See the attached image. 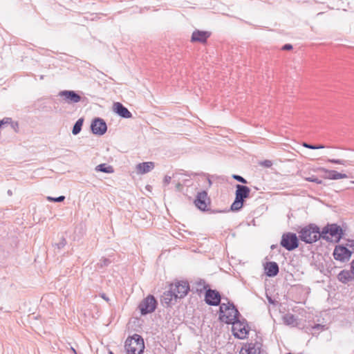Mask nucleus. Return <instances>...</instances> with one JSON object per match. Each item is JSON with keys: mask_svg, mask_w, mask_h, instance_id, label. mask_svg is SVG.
Instances as JSON below:
<instances>
[{"mask_svg": "<svg viewBox=\"0 0 354 354\" xmlns=\"http://www.w3.org/2000/svg\"><path fill=\"white\" fill-rule=\"evenodd\" d=\"M239 313L233 304L223 303L220 306L219 319L226 324H232L237 319Z\"/></svg>", "mask_w": 354, "mask_h": 354, "instance_id": "1", "label": "nucleus"}, {"mask_svg": "<svg viewBox=\"0 0 354 354\" xmlns=\"http://www.w3.org/2000/svg\"><path fill=\"white\" fill-rule=\"evenodd\" d=\"M145 349L144 340L139 335L135 334L125 342L127 354H142Z\"/></svg>", "mask_w": 354, "mask_h": 354, "instance_id": "2", "label": "nucleus"}, {"mask_svg": "<svg viewBox=\"0 0 354 354\" xmlns=\"http://www.w3.org/2000/svg\"><path fill=\"white\" fill-rule=\"evenodd\" d=\"M250 189L245 185H236L235 192V200L231 205L232 211L240 210L243 205L244 200L249 197Z\"/></svg>", "mask_w": 354, "mask_h": 354, "instance_id": "3", "label": "nucleus"}, {"mask_svg": "<svg viewBox=\"0 0 354 354\" xmlns=\"http://www.w3.org/2000/svg\"><path fill=\"white\" fill-rule=\"evenodd\" d=\"M299 234L300 239L307 243H314L321 237L319 227L313 225L302 228Z\"/></svg>", "mask_w": 354, "mask_h": 354, "instance_id": "4", "label": "nucleus"}, {"mask_svg": "<svg viewBox=\"0 0 354 354\" xmlns=\"http://www.w3.org/2000/svg\"><path fill=\"white\" fill-rule=\"evenodd\" d=\"M320 233L323 239L327 241L335 239V241L338 242L343 235V230L339 225L331 224L324 227Z\"/></svg>", "mask_w": 354, "mask_h": 354, "instance_id": "5", "label": "nucleus"}, {"mask_svg": "<svg viewBox=\"0 0 354 354\" xmlns=\"http://www.w3.org/2000/svg\"><path fill=\"white\" fill-rule=\"evenodd\" d=\"M232 333L234 337L243 339L247 337L249 333V327L245 321L235 320L232 323Z\"/></svg>", "mask_w": 354, "mask_h": 354, "instance_id": "6", "label": "nucleus"}, {"mask_svg": "<svg viewBox=\"0 0 354 354\" xmlns=\"http://www.w3.org/2000/svg\"><path fill=\"white\" fill-rule=\"evenodd\" d=\"M281 245L288 251L293 250L298 247V238L295 234L292 232L283 234Z\"/></svg>", "mask_w": 354, "mask_h": 354, "instance_id": "7", "label": "nucleus"}, {"mask_svg": "<svg viewBox=\"0 0 354 354\" xmlns=\"http://www.w3.org/2000/svg\"><path fill=\"white\" fill-rule=\"evenodd\" d=\"M157 301L152 295L147 296L139 305L142 315H147L153 312L156 308Z\"/></svg>", "mask_w": 354, "mask_h": 354, "instance_id": "8", "label": "nucleus"}, {"mask_svg": "<svg viewBox=\"0 0 354 354\" xmlns=\"http://www.w3.org/2000/svg\"><path fill=\"white\" fill-rule=\"evenodd\" d=\"M170 290L174 295V299H176L184 297L187 294L189 287L187 282L179 281L171 284Z\"/></svg>", "mask_w": 354, "mask_h": 354, "instance_id": "9", "label": "nucleus"}, {"mask_svg": "<svg viewBox=\"0 0 354 354\" xmlns=\"http://www.w3.org/2000/svg\"><path fill=\"white\" fill-rule=\"evenodd\" d=\"M239 354H266L262 348L260 342H250L245 344L241 348Z\"/></svg>", "mask_w": 354, "mask_h": 354, "instance_id": "10", "label": "nucleus"}, {"mask_svg": "<svg viewBox=\"0 0 354 354\" xmlns=\"http://www.w3.org/2000/svg\"><path fill=\"white\" fill-rule=\"evenodd\" d=\"M91 129L93 134L102 136L106 133L107 126L103 119L97 118L92 121Z\"/></svg>", "mask_w": 354, "mask_h": 354, "instance_id": "11", "label": "nucleus"}, {"mask_svg": "<svg viewBox=\"0 0 354 354\" xmlns=\"http://www.w3.org/2000/svg\"><path fill=\"white\" fill-rule=\"evenodd\" d=\"M351 256V252L346 247L342 245L335 246L333 251V257L335 260L345 262L349 260Z\"/></svg>", "mask_w": 354, "mask_h": 354, "instance_id": "12", "label": "nucleus"}, {"mask_svg": "<svg viewBox=\"0 0 354 354\" xmlns=\"http://www.w3.org/2000/svg\"><path fill=\"white\" fill-rule=\"evenodd\" d=\"M205 301L211 306H217L221 301V295L216 290L209 289L205 293Z\"/></svg>", "mask_w": 354, "mask_h": 354, "instance_id": "13", "label": "nucleus"}, {"mask_svg": "<svg viewBox=\"0 0 354 354\" xmlns=\"http://www.w3.org/2000/svg\"><path fill=\"white\" fill-rule=\"evenodd\" d=\"M59 95L64 97L67 103H77L81 100V96L73 91H62Z\"/></svg>", "mask_w": 354, "mask_h": 354, "instance_id": "14", "label": "nucleus"}, {"mask_svg": "<svg viewBox=\"0 0 354 354\" xmlns=\"http://www.w3.org/2000/svg\"><path fill=\"white\" fill-rule=\"evenodd\" d=\"M208 201L207 192L203 191L198 193L194 203L199 209L205 211L207 207Z\"/></svg>", "mask_w": 354, "mask_h": 354, "instance_id": "15", "label": "nucleus"}, {"mask_svg": "<svg viewBox=\"0 0 354 354\" xmlns=\"http://www.w3.org/2000/svg\"><path fill=\"white\" fill-rule=\"evenodd\" d=\"M319 171L325 173L324 178L329 180H338L348 178L345 174H341L335 170H329L324 167L319 169Z\"/></svg>", "mask_w": 354, "mask_h": 354, "instance_id": "16", "label": "nucleus"}, {"mask_svg": "<svg viewBox=\"0 0 354 354\" xmlns=\"http://www.w3.org/2000/svg\"><path fill=\"white\" fill-rule=\"evenodd\" d=\"M114 111L116 113L124 118H130L132 117L131 113L121 103L115 102L113 105Z\"/></svg>", "mask_w": 354, "mask_h": 354, "instance_id": "17", "label": "nucleus"}, {"mask_svg": "<svg viewBox=\"0 0 354 354\" xmlns=\"http://www.w3.org/2000/svg\"><path fill=\"white\" fill-rule=\"evenodd\" d=\"M154 168V163L153 162H145L139 163L136 165V172L138 174H144L149 172Z\"/></svg>", "mask_w": 354, "mask_h": 354, "instance_id": "18", "label": "nucleus"}, {"mask_svg": "<svg viewBox=\"0 0 354 354\" xmlns=\"http://www.w3.org/2000/svg\"><path fill=\"white\" fill-rule=\"evenodd\" d=\"M265 270L267 276L275 277L279 272L278 264L274 261L268 262L265 266Z\"/></svg>", "mask_w": 354, "mask_h": 354, "instance_id": "19", "label": "nucleus"}, {"mask_svg": "<svg viewBox=\"0 0 354 354\" xmlns=\"http://www.w3.org/2000/svg\"><path fill=\"white\" fill-rule=\"evenodd\" d=\"M210 36V33L207 31L196 30L192 33V41L204 43Z\"/></svg>", "mask_w": 354, "mask_h": 354, "instance_id": "20", "label": "nucleus"}, {"mask_svg": "<svg viewBox=\"0 0 354 354\" xmlns=\"http://www.w3.org/2000/svg\"><path fill=\"white\" fill-rule=\"evenodd\" d=\"M353 270L351 272L348 270H342L337 275V279L339 281L346 283L348 281H351L353 279Z\"/></svg>", "mask_w": 354, "mask_h": 354, "instance_id": "21", "label": "nucleus"}, {"mask_svg": "<svg viewBox=\"0 0 354 354\" xmlns=\"http://www.w3.org/2000/svg\"><path fill=\"white\" fill-rule=\"evenodd\" d=\"M97 171H101L106 174H111L114 171L111 166H106V164H100L95 167Z\"/></svg>", "mask_w": 354, "mask_h": 354, "instance_id": "22", "label": "nucleus"}, {"mask_svg": "<svg viewBox=\"0 0 354 354\" xmlns=\"http://www.w3.org/2000/svg\"><path fill=\"white\" fill-rule=\"evenodd\" d=\"M83 122V118H80L76 121L72 130L73 135H77L81 131Z\"/></svg>", "mask_w": 354, "mask_h": 354, "instance_id": "23", "label": "nucleus"}, {"mask_svg": "<svg viewBox=\"0 0 354 354\" xmlns=\"http://www.w3.org/2000/svg\"><path fill=\"white\" fill-rule=\"evenodd\" d=\"M174 298V295L173 292L169 290L167 292H165L164 295H162V301L166 304H169L173 299Z\"/></svg>", "mask_w": 354, "mask_h": 354, "instance_id": "24", "label": "nucleus"}, {"mask_svg": "<svg viewBox=\"0 0 354 354\" xmlns=\"http://www.w3.org/2000/svg\"><path fill=\"white\" fill-rule=\"evenodd\" d=\"M283 322L287 325L294 326L296 324V319L292 314H286L283 316Z\"/></svg>", "mask_w": 354, "mask_h": 354, "instance_id": "25", "label": "nucleus"}, {"mask_svg": "<svg viewBox=\"0 0 354 354\" xmlns=\"http://www.w3.org/2000/svg\"><path fill=\"white\" fill-rule=\"evenodd\" d=\"M326 161L328 162L333 163V164H338V165H351L348 161H346L345 160H342V159L328 158V159H327Z\"/></svg>", "mask_w": 354, "mask_h": 354, "instance_id": "26", "label": "nucleus"}, {"mask_svg": "<svg viewBox=\"0 0 354 354\" xmlns=\"http://www.w3.org/2000/svg\"><path fill=\"white\" fill-rule=\"evenodd\" d=\"M111 263L110 259L107 258H102L99 263H97V266L99 268H104L108 266Z\"/></svg>", "mask_w": 354, "mask_h": 354, "instance_id": "27", "label": "nucleus"}, {"mask_svg": "<svg viewBox=\"0 0 354 354\" xmlns=\"http://www.w3.org/2000/svg\"><path fill=\"white\" fill-rule=\"evenodd\" d=\"M305 180L308 181V182H314V183H315L317 184H322V180H319L318 178H317L315 176H312L310 177L306 178Z\"/></svg>", "mask_w": 354, "mask_h": 354, "instance_id": "28", "label": "nucleus"}, {"mask_svg": "<svg viewBox=\"0 0 354 354\" xmlns=\"http://www.w3.org/2000/svg\"><path fill=\"white\" fill-rule=\"evenodd\" d=\"M64 199H65V196H60L57 197V198H53V197H51V196H48L47 197V200L48 201H53V202H62Z\"/></svg>", "mask_w": 354, "mask_h": 354, "instance_id": "29", "label": "nucleus"}, {"mask_svg": "<svg viewBox=\"0 0 354 354\" xmlns=\"http://www.w3.org/2000/svg\"><path fill=\"white\" fill-rule=\"evenodd\" d=\"M232 178L236 180L237 181L244 183V184H246L248 183L247 180L244 178H243L241 176L236 175V174H234L232 176Z\"/></svg>", "mask_w": 354, "mask_h": 354, "instance_id": "30", "label": "nucleus"}, {"mask_svg": "<svg viewBox=\"0 0 354 354\" xmlns=\"http://www.w3.org/2000/svg\"><path fill=\"white\" fill-rule=\"evenodd\" d=\"M12 122V119L10 118H4L3 119L0 120V128L6 124H10Z\"/></svg>", "mask_w": 354, "mask_h": 354, "instance_id": "31", "label": "nucleus"}, {"mask_svg": "<svg viewBox=\"0 0 354 354\" xmlns=\"http://www.w3.org/2000/svg\"><path fill=\"white\" fill-rule=\"evenodd\" d=\"M261 165L264 166L265 167H270L272 165V162L270 160H264L261 163Z\"/></svg>", "mask_w": 354, "mask_h": 354, "instance_id": "32", "label": "nucleus"}, {"mask_svg": "<svg viewBox=\"0 0 354 354\" xmlns=\"http://www.w3.org/2000/svg\"><path fill=\"white\" fill-rule=\"evenodd\" d=\"M66 244V241L65 239L63 238V239H62L60 242L59 243H57V247L59 249H61V248H64Z\"/></svg>", "mask_w": 354, "mask_h": 354, "instance_id": "33", "label": "nucleus"}, {"mask_svg": "<svg viewBox=\"0 0 354 354\" xmlns=\"http://www.w3.org/2000/svg\"><path fill=\"white\" fill-rule=\"evenodd\" d=\"M302 145L306 147V148H308V149H315V145H310V144H308L306 142H304L302 144Z\"/></svg>", "mask_w": 354, "mask_h": 354, "instance_id": "34", "label": "nucleus"}, {"mask_svg": "<svg viewBox=\"0 0 354 354\" xmlns=\"http://www.w3.org/2000/svg\"><path fill=\"white\" fill-rule=\"evenodd\" d=\"M292 48V46L291 44H285L282 47V50H291Z\"/></svg>", "mask_w": 354, "mask_h": 354, "instance_id": "35", "label": "nucleus"}, {"mask_svg": "<svg viewBox=\"0 0 354 354\" xmlns=\"http://www.w3.org/2000/svg\"><path fill=\"white\" fill-rule=\"evenodd\" d=\"M170 181H171V177L169 176H166L165 177V178H164V181L163 182H164V184L165 185H168L170 183Z\"/></svg>", "mask_w": 354, "mask_h": 354, "instance_id": "36", "label": "nucleus"}, {"mask_svg": "<svg viewBox=\"0 0 354 354\" xmlns=\"http://www.w3.org/2000/svg\"><path fill=\"white\" fill-rule=\"evenodd\" d=\"M100 296L105 301H109V299L106 297V295L104 293L101 294Z\"/></svg>", "mask_w": 354, "mask_h": 354, "instance_id": "37", "label": "nucleus"}, {"mask_svg": "<svg viewBox=\"0 0 354 354\" xmlns=\"http://www.w3.org/2000/svg\"><path fill=\"white\" fill-rule=\"evenodd\" d=\"M315 149H324L325 147L324 145H315Z\"/></svg>", "mask_w": 354, "mask_h": 354, "instance_id": "38", "label": "nucleus"}, {"mask_svg": "<svg viewBox=\"0 0 354 354\" xmlns=\"http://www.w3.org/2000/svg\"><path fill=\"white\" fill-rule=\"evenodd\" d=\"M350 248H351L354 252V241H352L351 243L348 245Z\"/></svg>", "mask_w": 354, "mask_h": 354, "instance_id": "39", "label": "nucleus"}, {"mask_svg": "<svg viewBox=\"0 0 354 354\" xmlns=\"http://www.w3.org/2000/svg\"><path fill=\"white\" fill-rule=\"evenodd\" d=\"M207 180V183H208L209 186H210V185H212V181H211V180L208 178Z\"/></svg>", "mask_w": 354, "mask_h": 354, "instance_id": "40", "label": "nucleus"}, {"mask_svg": "<svg viewBox=\"0 0 354 354\" xmlns=\"http://www.w3.org/2000/svg\"><path fill=\"white\" fill-rule=\"evenodd\" d=\"M71 349H72V351H73L75 354H77L76 351H75L73 348H71Z\"/></svg>", "mask_w": 354, "mask_h": 354, "instance_id": "41", "label": "nucleus"}, {"mask_svg": "<svg viewBox=\"0 0 354 354\" xmlns=\"http://www.w3.org/2000/svg\"><path fill=\"white\" fill-rule=\"evenodd\" d=\"M351 183L354 184V181H351Z\"/></svg>", "mask_w": 354, "mask_h": 354, "instance_id": "42", "label": "nucleus"}, {"mask_svg": "<svg viewBox=\"0 0 354 354\" xmlns=\"http://www.w3.org/2000/svg\"><path fill=\"white\" fill-rule=\"evenodd\" d=\"M110 354H113V353H112V352H110Z\"/></svg>", "mask_w": 354, "mask_h": 354, "instance_id": "43", "label": "nucleus"}]
</instances>
